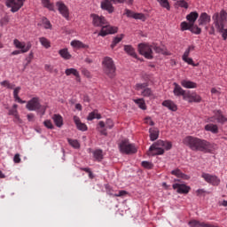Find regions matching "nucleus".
<instances>
[{
    "mask_svg": "<svg viewBox=\"0 0 227 227\" xmlns=\"http://www.w3.org/2000/svg\"><path fill=\"white\" fill-rule=\"evenodd\" d=\"M138 52L141 54V56H144L145 59H153V46L141 43L138 44Z\"/></svg>",
    "mask_w": 227,
    "mask_h": 227,
    "instance_id": "7",
    "label": "nucleus"
},
{
    "mask_svg": "<svg viewBox=\"0 0 227 227\" xmlns=\"http://www.w3.org/2000/svg\"><path fill=\"white\" fill-rule=\"evenodd\" d=\"M161 105L163 106V107H168L169 111H173L174 113L178 111V106L172 100H164Z\"/></svg>",
    "mask_w": 227,
    "mask_h": 227,
    "instance_id": "21",
    "label": "nucleus"
},
{
    "mask_svg": "<svg viewBox=\"0 0 227 227\" xmlns=\"http://www.w3.org/2000/svg\"><path fill=\"white\" fill-rule=\"evenodd\" d=\"M59 54L63 59H71L72 54L68 51V48H64L59 51Z\"/></svg>",
    "mask_w": 227,
    "mask_h": 227,
    "instance_id": "34",
    "label": "nucleus"
},
{
    "mask_svg": "<svg viewBox=\"0 0 227 227\" xmlns=\"http://www.w3.org/2000/svg\"><path fill=\"white\" fill-rule=\"evenodd\" d=\"M190 31L192 33H193L194 35H200L201 34V28H200V27L192 24V26L190 27Z\"/></svg>",
    "mask_w": 227,
    "mask_h": 227,
    "instance_id": "44",
    "label": "nucleus"
},
{
    "mask_svg": "<svg viewBox=\"0 0 227 227\" xmlns=\"http://www.w3.org/2000/svg\"><path fill=\"white\" fill-rule=\"evenodd\" d=\"M56 6L58 7L60 15H62L64 19H67V20H68V19L70 18V12L68 11V7L65 4V3L60 1L57 2Z\"/></svg>",
    "mask_w": 227,
    "mask_h": 227,
    "instance_id": "14",
    "label": "nucleus"
},
{
    "mask_svg": "<svg viewBox=\"0 0 227 227\" xmlns=\"http://www.w3.org/2000/svg\"><path fill=\"white\" fill-rule=\"evenodd\" d=\"M214 116L208 117L207 119V123H221L222 125H224L227 121L226 116L223 114V111L221 110H214L213 111Z\"/></svg>",
    "mask_w": 227,
    "mask_h": 227,
    "instance_id": "8",
    "label": "nucleus"
},
{
    "mask_svg": "<svg viewBox=\"0 0 227 227\" xmlns=\"http://www.w3.org/2000/svg\"><path fill=\"white\" fill-rule=\"evenodd\" d=\"M119 150L121 153H125L126 155H132V153H137V148L134 144H130L129 140H122L119 144Z\"/></svg>",
    "mask_w": 227,
    "mask_h": 227,
    "instance_id": "6",
    "label": "nucleus"
},
{
    "mask_svg": "<svg viewBox=\"0 0 227 227\" xmlns=\"http://www.w3.org/2000/svg\"><path fill=\"white\" fill-rule=\"evenodd\" d=\"M143 168H145V169H152L153 168V164L150 161H142Z\"/></svg>",
    "mask_w": 227,
    "mask_h": 227,
    "instance_id": "54",
    "label": "nucleus"
},
{
    "mask_svg": "<svg viewBox=\"0 0 227 227\" xmlns=\"http://www.w3.org/2000/svg\"><path fill=\"white\" fill-rule=\"evenodd\" d=\"M33 58H35V53H33V51H30L28 54V57L27 58V65L31 63V61L33 60Z\"/></svg>",
    "mask_w": 227,
    "mask_h": 227,
    "instance_id": "60",
    "label": "nucleus"
},
{
    "mask_svg": "<svg viewBox=\"0 0 227 227\" xmlns=\"http://www.w3.org/2000/svg\"><path fill=\"white\" fill-rule=\"evenodd\" d=\"M52 120L56 127H59V129H61V127H63V116H61L60 114H53Z\"/></svg>",
    "mask_w": 227,
    "mask_h": 227,
    "instance_id": "28",
    "label": "nucleus"
},
{
    "mask_svg": "<svg viewBox=\"0 0 227 227\" xmlns=\"http://www.w3.org/2000/svg\"><path fill=\"white\" fill-rule=\"evenodd\" d=\"M213 26L216 31L222 35L223 40H227V28H224V24L227 22V12L222 10L220 12L213 14Z\"/></svg>",
    "mask_w": 227,
    "mask_h": 227,
    "instance_id": "3",
    "label": "nucleus"
},
{
    "mask_svg": "<svg viewBox=\"0 0 227 227\" xmlns=\"http://www.w3.org/2000/svg\"><path fill=\"white\" fill-rule=\"evenodd\" d=\"M43 125L44 127H46V129H50L51 130L54 129V124H52V121H51V120L44 121Z\"/></svg>",
    "mask_w": 227,
    "mask_h": 227,
    "instance_id": "53",
    "label": "nucleus"
},
{
    "mask_svg": "<svg viewBox=\"0 0 227 227\" xmlns=\"http://www.w3.org/2000/svg\"><path fill=\"white\" fill-rule=\"evenodd\" d=\"M106 129H113L114 127V123L113 122V120L107 119L106 121Z\"/></svg>",
    "mask_w": 227,
    "mask_h": 227,
    "instance_id": "57",
    "label": "nucleus"
},
{
    "mask_svg": "<svg viewBox=\"0 0 227 227\" xmlns=\"http://www.w3.org/2000/svg\"><path fill=\"white\" fill-rule=\"evenodd\" d=\"M13 45L16 49L13 51L11 54L12 56H19V54H26V52H29L31 51V47H33V44L31 42H27V44L25 42H20L19 39L13 40Z\"/></svg>",
    "mask_w": 227,
    "mask_h": 227,
    "instance_id": "5",
    "label": "nucleus"
},
{
    "mask_svg": "<svg viewBox=\"0 0 227 227\" xmlns=\"http://www.w3.org/2000/svg\"><path fill=\"white\" fill-rule=\"evenodd\" d=\"M133 19H135L136 20H143V22H145V20H146V17H145V14L143 13H136L133 15Z\"/></svg>",
    "mask_w": 227,
    "mask_h": 227,
    "instance_id": "48",
    "label": "nucleus"
},
{
    "mask_svg": "<svg viewBox=\"0 0 227 227\" xmlns=\"http://www.w3.org/2000/svg\"><path fill=\"white\" fill-rule=\"evenodd\" d=\"M164 140H158L156 143L153 144L149 148L148 155L155 157V155H164Z\"/></svg>",
    "mask_w": 227,
    "mask_h": 227,
    "instance_id": "9",
    "label": "nucleus"
},
{
    "mask_svg": "<svg viewBox=\"0 0 227 227\" xmlns=\"http://www.w3.org/2000/svg\"><path fill=\"white\" fill-rule=\"evenodd\" d=\"M73 120L78 130H81V132H86V130H88V126L86 123L81 121V118H79V116L74 115Z\"/></svg>",
    "mask_w": 227,
    "mask_h": 227,
    "instance_id": "18",
    "label": "nucleus"
},
{
    "mask_svg": "<svg viewBox=\"0 0 227 227\" xmlns=\"http://www.w3.org/2000/svg\"><path fill=\"white\" fill-rule=\"evenodd\" d=\"M41 4L43 8H46L50 12H54V3H51V0H41Z\"/></svg>",
    "mask_w": 227,
    "mask_h": 227,
    "instance_id": "32",
    "label": "nucleus"
},
{
    "mask_svg": "<svg viewBox=\"0 0 227 227\" xmlns=\"http://www.w3.org/2000/svg\"><path fill=\"white\" fill-rule=\"evenodd\" d=\"M170 175L176 176V178H182L183 180H189V178H191V176H189L188 175L184 174L183 171L180 170V168H176L172 170L170 172Z\"/></svg>",
    "mask_w": 227,
    "mask_h": 227,
    "instance_id": "22",
    "label": "nucleus"
},
{
    "mask_svg": "<svg viewBox=\"0 0 227 227\" xmlns=\"http://www.w3.org/2000/svg\"><path fill=\"white\" fill-rule=\"evenodd\" d=\"M204 129L207 132H211L212 134H219V127L217 124L209 123L207 124Z\"/></svg>",
    "mask_w": 227,
    "mask_h": 227,
    "instance_id": "26",
    "label": "nucleus"
},
{
    "mask_svg": "<svg viewBox=\"0 0 227 227\" xmlns=\"http://www.w3.org/2000/svg\"><path fill=\"white\" fill-rule=\"evenodd\" d=\"M44 70H46V72H52V66L46 64L44 66Z\"/></svg>",
    "mask_w": 227,
    "mask_h": 227,
    "instance_id": "64",
    "label": "nucleus"
},
{
    "mask_svg": "<svg viewBox=\"0 0 227 227\" xmlns=\"http://www.w3.org/2000/svg\"><path fill=\"white\" fill-rule=\"evenodd\" d=\"M184 145L188 146L192 152H201L202 153H210L212 152V144L207 140L198 137L187 136L183 139Z\"/></svg>",
    "mask_w": 227,
    "mask_h": 227,
    "instance_id": "1",
    "label": "nucleus"
},
{
    "mask_svg": "<svg viewBox=\"0 0 227 227\" xmlns=\"http://www.w3.org/2000/svg\"><path fill=\"white\" fill-rule=\"evenodd\" d=\"M8 114H9V116H14V118H16V120L20 121V117L19 116V112L17 111V109L9 110Z\"/></svg>",
    "mask_w": 227,
    "mask_h": 227,
    "instance_id": "46",
    "label": "nucleus"
},
{
    "mask_svg": "<svg viewBox=\"0 0 227 227\" xmlns=\"http://www.w3.org/2000/svg\"><path fill=\"white\" fill-rule=\"evenodd\" d=\"M65 74L67 76L74 75V77H76V79H81V74H79V71H77V69L75 68H67L65 70Z\"/></svg>",
    "mask_w": 227,
    "mask_h": 227,
    "instance_id": "31",
    "label": "nucleus"
},
{
    "mask_svg": "<svg viewBox=\"0 0 227 227\" xmlns=\"http://www.w3.org/2000/svg\"><path fill=\"white\" fill-rule=\"evenodd\" d=\"M92 157L96 162H102L104 160V151L102 149L92 151Z\"/></svg>",
    "mask_w": 227,
    "mask_h": 227,
    "instance_id": "20",
    "label": "nucleus"
},
{
    "mask_svg": "<svg viewBox=\"0 0 227 227\" xmlns=\"http://www.w3.org/2000/svg\"><path fill=\"white\" fill-rule=\"evenodd\" d=\"M134 14L135 12L129 10V9H126L125 10V15H127V17L130 18V19H134Z\"/></svg>",
    "mask_w": 227,
    "mask_h": 227,
    "instance_id": "58",
    "label": "nucleus"
},
{
    "mask_svg": "<svg viewBox=\"0 0 227 227\" xmlns=\"http://www.w3.org/2000/svg\"><path fill=\"white\" fill-rule=\"evenodd\" d=\"M115 0H103L101 2V10L105 12H108V13L114 12V6H113V3L114 4Z\"/></svg>",
    "mask_w": 227,
    "mask_h": 227,
    "instance_id": "17",
    "label": "nucleus"
},
{
    "mask_svg": "<svg viewBox=\"0 0 227 227\" xmlns=\"http://www.w3.org/2000/svg\"><path fill=\"white\" fill-rule=\"evenodd\" d=\"M121 40H123V35H121V36L114 37L111 44V49H114L116 45H118V43L121 42Z\"/></svg>",
    "mask_w": 227,
    "mask_h": 227,
    "instance_id": "40",
    "label": "nucleus"
},
{
    "mask_svg": "<svg viewBox=\"0 0 227 227\" xmlns=\"http://www.w3.org/2000/svg\"><path fill=\"white\" fill-rule=\"evenodd\" d=\"M172 189L176 191L177 194H189L191 192V186H187L185 184H173Z\"/></svg>",
    "mask_w": 227,
    "mask_h": 227,
    "instance_id": "13",
    "label": "nucleus"
},
{
    "mask_svg": "<svg viewBox=\"0 0 227 227\" xmlns=\"http://www.w3.org/2000/svg\"><path fill=\"white\" fill-rule=\"evenodd\" d=\"M39 42H40L41 45H43V47H44V49H51V41H49V39H47L45 37H40Z\"/></svg>",
    "mask_w": 227,
    "mask_h": 227,
    "instance_id": "38",
    "label": "nucleus"
},
{
    "mask_svg": "<svg viewBox=\"0 0 227 227\" xmlns=\"http://www.w3.org/2000/svg\"><path fill=\"white\" fill-rule=\"evenodd\" d=\"M67 142L70 146H72V148H74L75 150H79V148H81V144L77 139L67 138Z\"/></svg>",
    "mask_w": 227,
    "mask_h": 227,
    "instance_id": "37",
    "label": "nucleus"
},
{
    "mask_svg": "<svg viewBox=\"0 0 227 227\" xmlns=\"http://www.w3.org/2000/svg\"><path fill=\"white\" fill-rule=\"evenodd\" d=\"M92 24L95 27H102L98 33V36H107V35H114L118 33V27L107 25V20L104 16L98 14H90Z\"/></svg>",
    "mask_w": 227,
    "mask_h": 227,
    "instance_id": "2",
    "label": "nucleus"
},
{
    "mask_svg": "<svg viewBox=\"0 0 227 227\" xmlns=\"http://www.w3.org/2000/svg\"><path fill=\"white\" fill-rule=\"evenodd\" d=\"M26 0H6L5 5L7 8H11L12 13H17L22 6H24Z\"/></svg>",
    "mask_w": 227,
    "mask_h": 227,
    "instance_id": "10",
    "label": "nucleus"
},
{
    "mask_svg": "<svg viewBox=\"0 0 227 227\" xmlns=\"http://www.w3.org/2000/svg\"><path fill=\"white\" fill-rule=\"evenodd\" d=\"M194 49H196V46H194L193 44L189 45L188 48L184 51L182 56V59L183 61H184V63H187L188 65H192V67H198L200 64L199 63L195 64L194 60H192V58H189V54H191V52H192Z\"/></svg>",
    "mask_w": 227,
    "mask_h": 227,
    "instance_id": "11",
    "label": "nucleus"
},
{
    "mask_svg": "<svg viewBox=\"0 0 227 227\" xmlns=\"http://www.w3.org/2000/svg\"><path fill=\"white\" fill-rule=\"evenodd\" d=\"M105 189L109 196H114V193H113V189H111V186L109 184H105Z\"/></svg>",
    "mask_w": 227,
    "mask_h": 227,
    "instance_id": "56",
    "label": "nucleus"
},
{
    "mask_svg": "<svg viewBox=\"0 0 227 227\" xmlns=\"http://www.w3.org/2000/svg\"><path fill=\"white\" fill-rule=\"evenodd\" d=\"M103 70L110 79L116 76V66L114 61L110 57H105L103 59Z\"/></svg>",
    "mask_w": 227,
    "mask_h": 227,
    "instance_id": "4",
    "label": "nucleus"
},
{
    "mask_svg": "<svg viewBox=\"0 0 227 227\" xmlns=\"http://www.w3.org/2000/svg\"><path fill=\"white\" fill-rule=\"evenodd\" d=\"M146 88H148V83H146V82H144V83H137V84L135 85V90H136L137 91H139L140 90H145V89H146Z\"/></svg>",
    "mask_w": 227,
    "mask_h": 227,
    "instance_id": "47",
    "label": "nucleus"
},
{
    "mask_svg": "<svg viewBox=\"0 0 227 227\" xmlns=\"http://www.w3.org/2000/svg\"><path fill=\"white\" fill-rule=\"evenodd\" d=\"M13 162L14 164H20L21 162V159H20V153H16L13 157Z\"/></svg>",
    "mask_w": 227,
    "mask_h": 227,
    "instance_id": "55",
    "label": "nucleus"
},
{
    "mask_svg": "<svg viewBox=\"0 0 227 227\" xmlns=\"http://www.w3.org/2000/svg\"><path fill=\"white\" fill-rule=\"evenodd\" d=\"M188 224L190 227H201V223L198 220H192Z\"/></svg>",
    "mask_w": 227,
    "mask_h": 227,
    "instance_id": "50",
    "label": "nucleus"
},
{
    "mask_svg": "<svg viewBox=\"0 0 227 227\" xmlns=\"http://www.w3.org/2000/svg\"><path fill=\"white\" fill-rule=\"evenodd\" d=\"M153 51H154L157 54H160L162 52V48L159 46H153Z\"/></svg>",
    "mask_w": 227,
    "mask_h": 227,
    "instance_id": "63",
    "label": "nucleus"
},
{
    "mask_svg": "<svg viewBox=\"0 0 227 227\" xmlns=\"http://www.w3.org/2000/svg\"><path fill=\"white\" fill-rule=\"evenodd\" d=\"M184 100H186L187 102H189V104H192V102L200 103L201 102V96L196 93H192L190 90H188L186 92V95L184 96Z\"/></svg>",
    "mask_w": 227,
    "mask_h": 227,
    "instance_id": "16",
    "label": "nucleus"
},
{
    "mask_svg": "<svg viewBox=\"0 0 227 227\" xmlns=\"http://www.w3.org/2000/svg\"><path fill=\"white\" fill-rule=\"evenodd\" d=\"M40 107H42V105H40L38 98H33L26 105V108L28 111H38Z\"/></svg>",
    "mask_w": 227,
    "mask_h": 227,
    "instance_id": "15",
    "label": "nucleus"
},
{
    "mask_svg": "<svg viewBox=\"0 0 227 227\" xmlns=\"http://www.w3.org/2000/svg\"><path fill=\"white\" fill-rule=\"evenodd\" d=\"M149 133L151 141H157L159 139V129L157 128H151Z\"/></svg>",
    "mask_w": 227,
    "mask_h": 227,
    "instance_id": "35",
    "label": "nucleus"
},
{
    "mask_svg": "<svg viewBox=\"0 0 227 227\" xmlns=\"http://www.w3.org/2000/svg\"><path fill=\"white\" fill-rule=\"evenodd\" d=\"M135 104H137L138 107L142 109L143 111H146V103H145V99L138 98L133 100Z\"/></svg>",
    "mask_w": 227,
    "mask_h": 227,
    "instance_id": "39",
    "label": "nucleus"
},
{
    "mask_svg": "<svg viewBox=\"0 0 227 227\" xmlns=\"http://www.w3.org/2000/svg\"><path fill=\"white\" fill-rule=\"evenodd\" d=\"M163 150H171V148H173V144H171V142H168V141H163Z\"/></svg>",
    "mask_w": 227,
    "mask_h": 227,
    "instance_id": "52",
    "label": "nucleus"
},
{
    "mask_svg": "<svg viewBox=\"0 0 227 227\" xmlns=\"http://www.w3.org/2000/svg\"><path fill=\"white\" fill-rule=\"evenodd\" d=\"M19 93H20V87H16L13 90V98L15 102L19 104H26V101L22 100L20 97H19Z\"/></svg>",
    "mask_w": 227,
    "mask_h": 227,
    "instance_id": "33",
    "label": "nucleus"
},
{
    "mask_svg": "<svg viewBox=\"0 0 227 227\" xmlns=\"http://www.w3.org/2000/svg\"><path fill=\"white\" fill-rule=\"evenodd\" d=\"M42 20L44 29H52V24H51V21L47 18L43 17Z\"/></svg>",
    "mask_w": 227,
    "mask_h": 227,
    "instance_id": "43",
    "label": "nucleus"
},
{
    "mask_svg": "<svg viewBox=\"0 0 227 227\" xmlns=\"http://www.w3.org/2000/svg\"><path fill=\"white\" fill-rule=\"evenodd\" d=\"M141 95H142V97H145L147 98H155L153 90H152V89L148 88V87H145V89L142 90Z\"/></svg>",
    "mask_w": 227,
    "mask_h": 227,
    "instance_id": "30",
    "label": "nucleus"
},
{
    "mask_svg": "<svg viewBox=\"0 0 227 227\" xmlns=\"http://www.w3.org/2000/svg\"><path fill=\"white\" fill-rule=\"evenodd\" d=\"M9 22H10V16H8V15L4 16L0 20V26L3 27V26H6V24H8Z\"/></svg>",
    "mask_w": 227,
    "mask_h": 227,
    "instance_id": "49",
    "label": "nucleus"
},
{
    "mask_svg": "<svg viewBox=\"0 0 227 227\" xmlns=\"http://www.w3.org/2000/svg\"><path fill=\"white\" fill-rule=\"evenodd\" d=\"M197 196H203L204 194H207V191L205 189H199L196 191Z\"/></svg>",
    "mask_w": 227,
    "mask_h": 227,
    "instance_id": "62",
    "label": "nucleus"
},
{
    "mask_svg": "<svg viewBox=\"0 0 227 227\" xmlns=\"http://www.w3.org/2000/svg\"><path fill=\"white\" fill-rule=\"evenodd\" d=\"M200 17V14L198 12H192L186 16V20L189 21L190 24H194L196 20H198V18Z\"/></svg>",
    "mask_w": 227,
    "mask_h": 227,
    "instance_id": "29",
    "label": "nucleus"
},
{
    "mask_svg": "<svg viewBox=\"0 0 227 227\" xmlns=\"http://www.w3.org/2000/svg\"><path fill=\"white\" fill-rule=\"evenodd\" d=\"M210 15H207V12H202L199 18V26H205L210 22Z\"/></svg>",
    "mask_w": 227,
    "mask_h": 227,
    "instance_id": "25",
    "label": "nucleus"
},
{
    "mask_svg": "<svg viewBox=\"0 0 227 227\" xmlns=\"http://www.w3.org/2000/svg\"><path fill=\"white\" fill-rule=\"evenodd\" d=\"M95 118H96L95 111L90 113L89 115L87 116L88 121H92V120H95Z\"/></svg>",
    "mask_w": 227,
    "mask_h": 227,
    "instance_id": "59",
    "label": "nucleus"
},
{
    "mask_svg": "<svg viewBox=\"0 0 227 227\" xmlns=\"http://www.w3.org/2000/svg\"><path fill=\"white\" fill-rule=\"evenodd\" d=\"M174 90L173 93L175 97H183V100L185 98V95H187V91L183 90V88L176 82H174Z\"/></svg>",
    "mask_w": 227,
    "mask_h": 227,
    "instance_id": "19",
    "label": "nucleus"
},
{
    "mask_svg": "<svg viewBox=\"0 0 227 227\" xmlns=\"http://www.w3.org/2000/svg\"><path fill=\"white\" fill-rule=\"evenodd\" d=\"M124 51L128 53L129 56H131V58H135V59H137V54L136 53V50L132 45H124Z\"/></svg>",
    "mask_w": 227,
    "mask_h": 227,
    "instance_id": "27",
    "label": "nucleus"
},
{
    "mask_svg": "<svg viewBox=\"0 0 227 227\" xmlns=\"http://www.w3.org/2000/svg\"><path fill=\"white\" fill-rule=\"evenodd\" d=\"M175 6H179L180 8H184L187 10V8H189V4L184 0H177L175 4Z\"/></svg>",
    "mask_w": 227,
    "mask_h": 227,
    "instance_id": "42",
    "label": "nucleus"
},
{
    "mask_svg": "<svg viewBox=\"0 0 227 227\" xmlns=\"http://www.w3.org/2000/svg\"><path fill=\"white\" fill-rule=\"evenodd\" d=\"M1 86H4V88H7L8 90H13L15 88V84L10 83V81L4 80L0 82Z\"/></svg>",
    "mask_w": 227,
    "mask_h": 227,
    "instance_id": "41",
    "label": "nucleus"
},
{
    "mask_svg": "<svg viewBox=\"0 0 227 227\" xmlns=\"http://www.w3.org/2000/svg\"><path fill=\"white\" fill-rule=\"evenodd\" d=\"M70 45L74 47V49H90V45L84 44V43L80 40H73Z\"/></svg>",
    "mask_w": 227,
    "mask_h": 227,
    "instance_id": "23",
    "label": "nucleus"
},
{
    "mask_svg": "<svg viewBox=\"0 0 227 227\" xmlns=\"http://www.w3.org/2000/svg\"><path fill=\"white\" fill-rule=\"evenodd\" d=\"M125 194H127L126 191H120L118 193H114V197L115 198H121V196H125Z\"/></svg>",
    "mask_w": 227,
    "mask_h": 227,
    "instance_id": "61",
    "label": "nucleus"
},
{
    "mask_svg": "<svg viewBox=\"0 0 227 227\" xmlns=\"http://www.w3.org/2000/svg\"><path fill=\"white\" fill-rule=\"evenodd\" d=\"M123 3H126V4H132L134 3V0H115L114 4H123Z\"/></svg>",
    "mask_w": 227,
    "mask_h": 227,
    "instance_id": "51",
    "label": "nucleus"
},
{
    "mask_svg": "<svg viewBox=\"0 0 227 227\" xmlns=\"http://www.w3.org/2000/svg\"><path fill=\"white\" fill-rule=\"evenodd\" d=\"M201 177L207 182V184H210L211 185L217 186L221 184V179L209 173H202Z\"/></svg>",
    "mask_w": 227,
    "mask_h": 227,
    "instance_id": "12",
    "label": "nucleus"
},
{
    "mask_svg": "<svg viewBox=\"0 0 227 227\" xmlns=\"http://www.w3.org/2000/svg\"><path fill=\"white\" fill-rule=\"evenodd\" d=\"M192 23H188V22H185V21H183L182 23H181V29H182V31H187V30H191V26H192Z\"/></svg>",
    "mask_w": 227,
    "mask_h": 227,
    "instance_id": "45",
    "label": "nucleus"
},
{
    "mask_svg": "<svg viewBox=\"0 0 227 227\" xmlns=\"http://www.w3.org/2000/svg\"><path fill=\"white\" fill-rule=\"evenodd\" d=\"M156 1H157V3H159V4L161 8H164L168 12H169L171 10V5L169 4L168 0H156Z\"/></svg>",
    "mask_w": 227,
    "mask_h": 227,
    "instance_id": "36",
    "label": "nucleus"
},
{
    "mask_svg": "<svg viewBox=\"0 0 227 227\" xmlns=\"http://www.w3.org/2000/svg\"><path fill=\"white\" fill-rule=\"evenodd\" d=\"M181 86H183V88H186V90H192L198 88V83L190 80H183L181 81Z\"/></svg>",
    "mask_w": 227,
    "mask_h": 227,
    "instance_id": "24",
    "label": "nucleus"
}]
</instances>
